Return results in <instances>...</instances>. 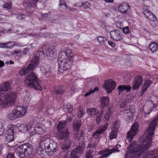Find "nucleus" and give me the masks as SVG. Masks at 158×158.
I'll list each match as a JSON object with an SVG mask.
<instances>
[{"label":"nucleus","mask_w":158,"mask_h":158,"mask_svg":"<svg viewBox=\"0 0 158 158\" xmlns=\"http://www.w3.org/2000/svg\"><path fill=\"white\" fill-rule=\"evenodd\" d=\"M152 82L151 80H146L144 81L143 85L142 88V92L143 94L145 91L150 85L152 84Z\"/></svg>","instance_id":"nucleus-25"},{"label":"nucleus","mask_w":158,"mask_h":158,"mask_svg":"<svg viewBox=\"0 0 158 158\" xmlns=\"http://www.w3.org/2000/svg\"><path fill=\"white\" fill-rule=\"evenodd\" d=\"M131 88L129 85H119L118 88V94L120 95L121 92L124 90H126L127 92L129 91Z\"/></svg>","instance_id":"nucleus-23"},{"label":"nucleus","mask_w":158,"mask_h":158,"mask_svg":"<svg viewBox=\"0 0 158 158\" xmlns=\"http://www.w3.org/2000/svg\"><path fill=\"white\" fill-rule=\"evenodd\" d=\"M138 126L137 123H134L130 131L127 134V139L129 142H130L133 139L138 131Z\"/></svg>","instance_id":"nucleus-8"},{"label":"nucleus","mask_w":158,"mask_h":158,"mask_svg":"<svg viewBox=\"0 0 158 158\" xmlns=\"http://www.w3.org/2000/svg\"><path fill=\"white\" fill-rule=\"evenodd\" d=\"M106 129L105 126H102L97 129L96 131L93 133V136L95 139L100 137L101 134Z\"/></svg>","instance_id":"nucleus-19"},{"label":"nucleus","mask_w":158,"mask_h":158,"mask_svg":"<svg viewBox=\"0 0 158 158\" xmlns=\"http://www.w3.org/2000/svg\"><path fill=\"white\" fill-rule=\"evenodd\" d=\"M23 99L24 103L26 104L28 103L31 100V97L30 95L28 94H26Z\"/></svg>","instance_id":"nucleus-40"},{"label":"nucleus","mask_w":158,"mask_h":158,"mask_svg":"<svg viewBox=\"0 0 158 158\" xmlns=\"http://www.w3.org/2000/svg\"><path fill=\"white\" fill-rule=\"evenodd\" d=\"M47 128L48 127H45L44 125L42 124L41 126H37L34 129L33 128L34 131H32L31 134L33 135L36 133L39 134H43L46 131Z\"/></svg>","instance_id":"nucleus-14"},{"label":"nucleus","mask_w":158,"mask_h":158,"mask_svg":"<svg viewBox=\"0 0 158 158\" xmlns=\"http://www.w3.org/2000/svg\"><path fill=\"white\" fill-rule=\"evenodd\" d=\"M119 127V123L118 121H116L113 125V128L112 129H116L118 130V128Z\"/></svg>","instance_id":"nucleus-52"},{"label":"nucleus","mask_w":158,"mask_h":158,"mask_svg":"<svg viewBox=\"0 0 158 158\" xmlns=\"http://www.w3.org/2000/svg\"><path fill=\"white\" fill-rule=\"evenodd\" d=\"M71 141L70 140H67L65 141L63 144L62 145V148L64 150H68L70 147Z\"/></svg>","instance_id":"nucleus-34"},{"label":"nucleus","mask_w":158,"mask_h":158,"mask_svg":"<svg viewBox=\"0 0 158 158\" xmlns=\"http://www.w3.org/2000/svg\"><path fill=\"white\" fill-rule=\"evenodd\" d=\"M129 7V5L126 3H123L121 4L118 7V10L123 14H126L127 10Z\"/></svg>","instance_id":"nucleus-21"},{"label":"nucleus","mask_w":158,"mask_h":158,"mask_svg":"<svg viewBox=\"0 0 158 158\" xmlns=\"http://www.w3.org/2000/svg\"><path fill=\"white\" fill-rule=\"evenodd\" d=\"M118 130L116 129H112V131L109 134V138L110 139H112L116 138L117 136Z\"/></svg>","instance_id":"nucleus-36"},{"label":"nucleus","mask_w":158,"mask_h":158,"mask_svg":"<svg viewBox=\"0 0 158 158\" xmlns=\"http://www.w3.org/2000/svg\"><path fill=\"white\" fill-rule=\"evenodd\" d=\"M149 48L152 52H154L158 50V44L154 42L152 43L149 45Z\"/></svg>","instance_id":"nucleus-29"},{"label":"nucleus","mask_w":158,"mask_h":158,"mask_svg":"<svg viewBox=\"0 0 158 158\" xmlns=\"http://www.w3.org/2000/svg\"><path fill=\"white\" fill-rule=\"evenodd\" d=\"M135 110L134 108L130 107L128 109L124 111V113L127 114V121L129 120H131L133 116Z\"/></svg>","instance_id":"nucleus-20"},{"label":"nucleus","mask_w":158,"mask_h":158,"mask_svg":"<svg viewBox=\"0 0 158 158\" xmlns=\"http://www.w3.org/2000/svg\"><path fill=\"white\" fill-rule=\"evenodd\" d=\"M81 124L77 120H75L73 122V130L75 131H78Z\"/></svg>","instance_id":"nucleus-35"},{"label":"nucleus","mask_w":158,"mask_h":158,"mask_svg":"<svg viewBox=\"0 0 158 158\" xmlns=\"http://www.w3.org/2000/svg\"><path fill=\"white\" fill-rule=\"evenodd\" d=\"M85 114V113L82 109H79L77 114V116L79 118H81L83 117V115Z\"/></svg>","instance_id":"nucleus-44"},{"label":"nucleus","mask_w":158,"mask_h":158,"mask_svg":"<svg viewBox=\"0 0 158 158\" xmlns=\"http://www.w3.org/2000/svg\"><path fill=\"white\" fill-rule=\"evenodd\" d=\"M24 82L28 86L35 89L40 90L42 89L40 81L36 74L33 72H31L26 76Z\"/></svg>","instance_id":"nucleus-5"},{"label":"nucleus","mask_w":158,"mask_h":158,"mask_svg":"<svg viewBox=\"0 0 158 158\" xmlns=\"http://www.w3.org/2000/svg\"><path fill=\"white\" fill-rule=\"evenodd\" d=\"M40 14L41 15L42 18V19H44L46 18L49 15V13H45L44 14H42V13H40Z\"/></svg>","instance_id":"nucleus-57"},{"label":"nucleus","mask_w":158,"mask_h":158,"mask_svg":"<svg viewBox=\"0 0 158 158\" xmlns=\"http://www.w3.org/2000/svg\"><path fill=\"white\" fill-rule=\"evenodd\" d=\"M75 89V86L74 85H72L71 87L70 88V89L72 91H74Z\"/></svg>","instance_id":"nucleus-64"},{"label":"nucleus","mask_w":158,"mask_h":158,"mask_svg":"<svg viewBox=\"0 0 158 158\" xmlns=\"http://www.w3.org/2000/svg\"><path fill=\"white\" fill-rule=\"evenodd\" d=\"M73 61V56L71 50L66 49L59 53L58 64L60 68L62 70H65L69 69Z\"/></svg>","instance_id":"nucleus-1"},{"label":"nucleus","mask_w":158,"mask_h":158,"mask_svg":"<svg viewBox=\"0 0 158 158\" xmlns=\"http://www.w3.org/2000/svg\"><path fill=\"white\" fill-rule=\"evenodd\" d=\"M67 116L68 117L69 121H70L72 120V118L73 117L74 115L72 113V112L69 111V112L67 113Z\"/></svg>","instance_id":"nucleus-47"},{"label":"nucleus","mask_w":158,"mask_h":158,"mask_svg":"<svg viewBox=\"0 0 158 158\" xmlns=\"http://www.w3.org/2000/svg\"><path fill=\"white\" fill-rule=\"evenodd\" d=\"M156 107V105L155 104H153V107H152H152L149 110L150 112H148V114H149L153 110H154V108H155Z\"/></svg>","instance_id":"nucleus-63"},{"label":"nucleus","mask_w":158,"mask_h":158,"mask_svg":"<svg viewBox=\"0 0 158 158\" xmlns=\"http://www.w3.org/2000/svg\"><path fill=\"white\" fill-rule=\"evenodd\" d=\"M6 158H15L12 153H9L7 155Z\"/></svg>","instance_id":"nucleus-58"},{"label":"nucleus","mask_w":158,"mask_h":158,"mask_svg":"<svg viewBox=\"0 0 158 158\" xmlns=\"http://www.w3.org/2000/svg\"><path fill=\"white\" fill-rule=\"evenodd\" d=\"M143 80V78L141 76H136L133 83V85L132 87L133 89L134 90L138 89L141 85Z\"/></svg>","instance_id":"nucleus-16"},{"label":"nucleus","mask_w":158,"mask_h":158,"mask_svg":"<svg viewBox=\"0 0 158 158\" xmlns=\"http://www.w3.org/2000/svg\"><path fill=\"white\" fill-rule=\"evenodd\" d=\"M58 132L59 133V138L60 139H66L69 136V133L67 129H65L64 130H61L60 131H58Z\"/></svg>","instance_id":"nucleus-24"},{"label":"nucleus","mask_w":158,"mask_h":158,"mask_svg":"<svg viewBox=\"0 0 158 158\" xmlns=\"http://www.w3.org/2000/svg\"><path fill=\"white\" fill-rule=\"evenodd\" d=\"M118 146L120 147V145H118L116 147H114L110 149H106L101 151L98 152L99 154L102 155L100 157L101 158H107L112 153L119 152V150L118 149Z\"/></svg>","instance_id":"nucleus-9"},{"label":"nucleus","mask_w":158,"mask_h":158,"mask_svg":"<svg viewBox=\"0 0 158 158\" xmlns=\"http://www.w3.org/2000/svg\"><path fill=\"white\" fill-rule=\"evenodd\" d=\"M11 3L9 2L8 3H7L5 4H4L3 5V8H6L7 9H10L11 7Z\"/></svg>","instance_id":"nucleus-49"},{"label":"nucleus","mask_w":158,"mask_h":158,"mask_svg":"<svg viewBox=\"0 0 158 158\" xmlns=\"http://www.w3.org/2000/svg\"><path fill=\"white\" fill-rule=\"evenodd\" d=\"M59 9L62 12L64 11L67 9V7L66 4H62V3L59 4Z\"/></svg>","instance_id":"nucleus-42"},{"label":"nucleus","mask_w":158,"mask_h":158,"mask_svg":"<svg viewBox=\"0 0 158 158\" xmlns=\"http://www.w3.org/2000/svg\"><path fill=\"white\" fill-rule=\"evenodd\" d=\"M14 110L19 118L25 115L27 111V109L23 106H18Z\"/></svg>","instance_id":"nucleus-15"},{"label":"nucleus","mask_w":158,"mask_h":158,"mask_svg":"<svg viewBox=\"0 0 158 158\" xmlns=\"http://www.w3.org/2000/svg\"><path fill=\"white\" fill-rule=\"evenodd\" d=\"M96 146V145L95 143H93L91 144H89L88 147L90 148H94Z\"/></svg>","instance_id":"nucleus-59"},{"label":"nucleus","mask_w":158,"mask_h":158,"mask_svg":"<svg viewBox=\"0 0 158 158\" xmlns=\"http://www.w3.org/2000/svg\"><path fill=\"white\" fill-rule=\"evenodd\" d=\"M88 112L89 115L93 117L98 114L99 110L96 108H89L88 109Z\"/></svg>","instance_id":"nucleus-33"},{"label":"nucleus","mask_w":158,"mask_h":158,"mask_svg":"<svg viewBox=\"0 0 158 158\" xmlns=\"http://www.w3.org/2000/svg\"><path fill=\"white\" fill-rule=\"evenodd\" d=\"M143 158H158V148L148 151L143 155Z\"/></svg>","instance_id":"nucleus-13"},{"label":"nucleus","mask_w":158,"mask_h":158,"mask_svg":"<svg viewBox=\"0 0 158 158\" xmlns=\"http://www.w3.org/2000/svg\"><path fill=\"white\" fill-rule=\"evenodd\" d=\"M17 97V94L16 92L0 93V105H11L15 102Z\"/></svg>","instance_id":"nucleus-4"},{"label":"nucleus","mask_w":158,"mask_h":158,"mask_svg":"<svg viewBox=\"0 0 158 158\" xmlns=\"http://www.w3.org/2000/svg\"><path fill=\"white\" fill-rule=\"evenodd\" d=\"M93 150L91 149H89L88 151H87L86 153V156H92V154L93 153Z\"/></svg>","instance_id":"nucleus-55"},{"label":"nucleus","mask_w":158,"mask_h":158,"mask_svg":"<svg viewBox=\"0 0 158 158\" xmlns=\"http://www.w3.org/2000/svg\"><path fill=\"white\" fill-rule=\"evenodd\" d=\"M85 144L84 142H81L80 143L79 145L76 147L75 148L76 150H77L81 153L83 150L85 148Z\"/></svg>","instance_id":"nucleus-38"},{"label":"nucleus","mask_w":158,"mask_h":158,"mask_svg":"<svg viewBox=\"0 0 158 158\" xmlns=\"http://www.w3.org/2000/svg\"><path fill=\"white\" fill-rule=\"evenodd\" d=\"M8 118L10 120H12L19 118L15 110H13L11 113L8 115Z\"/></svg>","instance_id":"nucleus-32"},{"label":"nucleus","mask_w":158,"mask_h":158,"mask_svg":"<svg viewBox=\"0 0 158 158\" xmlns=\"http://www.w3.org/2000/svg\"><path fill=\"white\" fill-rule=\"evenodd\" d=\"M5 43H0V48H6Z\"/></svg>","instance_id":"nucleus-62"},{"label":"nucleus","mask_w":158,"mask_h":158,"mask_svg":"<svg viewBox=\"0 0 158 158\" xmlns=\"http://www.w3.org/2000/svg\"><path fill=\"white\" fill-rule=\"evenodd\" d=\"M56 52V49L53 46H50L48 49L46 53L48 56H52Z\"/></svg>","instance_id":"nucleus-26"},{"label":"nucleus","mask_w":158,"mask_h":158,"mask_svg":"<svg viewBox=\"0 0 158 158\" xmlns=\"http://www.w3.org/2000/svg\"><path fill=\"white\" fill-rule=\"evenodd\" d=\"M110 36L112 39L116 41L121 40L123 37L121 32L118 30H115L110 31Z\"/></svg>","instance_id":"nucleus-12"},{"label":"nucleus","mask_w":158,"mask_h":158,"mask_svg":"<svg viewBox=\"0 0 158 158\" xmlns=\"http://www.w3.org/2000/svg\"><path fill=\"white\" fill-rule=\"evenodd\" d=\"M83 2L82 0L80 1L79 2H77L75 4V6H76L81 7L83 6Z\"/></svg>","instance_id":"nucleus-53"},{"label":"nucleus","mask_w":158,"mask_h":158,"mask_svg":"<svg viewBox=\"0 0 158 158\" xmlns=\"http://www.w3.org/2000/svg\"><path fill=\"white\" fill-rule=\"evenodd\" d=\"M84 135V134L82 131L75 132L73 135V138L76 140H79Z\"/></svg>","instance_id":"nucleus-27"},{"label":"nucleus","mask_w":158,"mask_h":158,"mask_svg":"<svg viewBox=\"0 0 158 158\" xmlns=\"http://www.w3.org/2000/svg\"><path fill=\"white\" fill-rule=\"evenodd\" d=\"M64 91V89L61 86H55L54 87V92L56 94H62Z\"/></svg>","instance_id":"nucleus-30"},{"label":"nucleus","mask_w":158,"mask_h":158,"mask_svg":"<svg viewBox=\"0 0 158 158\" xmlns=\"http://www.w3.org/2000/svg\"><path fill=\"white\" fill-rule=\"evenodd\" d=\"M81 153L77 150L75 149L73 150L71 152L70 158H78Z\"/></svg>","instance_id":"nucleus-28"},{"label":"nucleus","mask_w":158,"mask_h":158,"mask_svg":"<svg viewBox=\"0 0 158 158\" xmlns=\"http://www.w3.org/2000/svg\"><path fill=\"white\" fill-rule=\"evenodd\" d=\"M15 16L17 19L21 20L24 19L26 17L24 15L21 14H16L15 15Z\"/></svg>","instance_id":"nucleus-46"},{"label":"nucleus","mask_w":158,"mask_h":158,"mask_svg":"<svg viewBox=\"0 0 158 158\" xmlns=\"http://www.w3.org/2000/svg\"><path fill=\"white\" fill-rule=\"evenodd\" d=\"M3 121L0 120V136H1L3 133L4 131V128H3Z\"/></svg>","instance_id":"nucleus-43"},{"label":"nucleus","mask_w":158,"mask_h":158,"mask_svg":"<svg viewBox=\"0 0 158 158\" xmlns=\"http://www.w3.org/2000/svg\"><path fill=\"white\" fill-rule=\"evenodd\" d=\"M66 124V121H61L60 122L58 125L57 126V129L58 131H60L63 130H65V129H66L65 128Z\"/></svg>","instance_id":"nucleus-31"},{"label":"nucleus","mask_w":158,"mask_h":158,"mask_svg":"<svg viewBox=\"0 0 158 158\" xmlns=\"http://www.w3.org/2000/svg\"><path fill=\"white\" fill-rule=\"evenodd\" d=\"M108 43L113 47H114L115 46V44L111 41H108Z\"/></svg>","instance_id":"nucleus-60"},{"label":"nucleus","mask_w":158,"mask_h":158,"mask_svg":"<svg viewBox=\"0 0 158 158\" xmlns=\"http://www.w3.org/2000/svg\"><path fill=\"white\" fill-rule=\"evenodd\" d=\"M105 84L103 85V87L106 89L107 93H111L115 88L116 85L115 82L112 80H109L105 81Z\"/></svg>","instance_id":"nucleus-10"},{"label":"nucleus","mask_w":158,"mask_h":158,"mask_svg":"<svg viewBox=\"0 0 158 158\" xmlns=\"http://www.w3.org/2000/svg\"><path fill=\"white\" fill-rule=\"evenodd\" d=\"M35 55L34 58L31 60V63L27 68H24L19 72V73L21 75H24L28 73V71L34 70L38 65L40 62V58L44 55L43 51H38L35 53Z\"/></svg>","instance_id":"nucleus-3"},{"label":"nucleus","mask_w":158,"mask_h":158,"mask_svg":"<svg viewBox=\"0 0 158 158\" xmlns=\"http://www.w3.org/2000/svg\"><path fill=\"white\" fill-rule=\"evenodd\" d=\"M83 6L84 8L85 9H87L89 8L91 6V4L90 2H85L83 3Z\"/></svg>","instance_id":"nucleus-48"},{"label":"nucleus","mask_w":158,"mask_h":158,"mask_svg":"<svg viewBox=\"0 0 158 158\" xmlns=\"http://www.w3.org/2000/svg\"><path fill=\"white\" fill-rule=\"evenodd\" d=\"M17 126L19 130L23 132H25L29 130L31 128V126L28 124L27 126L24 124H22L19 125V124H17Z\"/></svg>","instance_id":"nucleus-22"},{"label":"nucleus","mask_w":158,"mask_h":158,"mask_svg":"<svg viewBox=\"0 0 158 158\" xmlns=\"http://www.w3.org/2000/svg\"><path fill=\"white\" fill-rule=\"evenodd\" d=\"M109 102V100L108 97H103L101 100V106L104 107Z\"/></svg>","instance_id":"nucleus-37"},{"label":"nucleus","mask_w":158,"mask_h":158,"mask_svg":"<svg viewBox=\"0 0 158 158\" xmlns=\"http://www.w3.org/2000/svg\"><path fill=\"white\" fill-rule=\"evenodd\" d=\"M123 32L126 34H128L130 32L129 27H126L123 29Z\"/></svg>","instance_id":"nucleus-54"},{"label":"nucleus","mask_w":158,"mask_h":158,"mask_svg":"<svg viewBox=\"0 0 158 158\" xmlns=\"http://www.w3.org/2000/svg\"><path fill=\"white\" fill-rule=\"evenodd\" d=\"M40 145L42 148L45 149V151L50 156L53 155L58 150L57 143L45 135L41 137Z\"/></svg>","instance_id":"nucleus-2"},{"label":"nucleus","mask_w":158,"mask_h":158,"mask_svg":"<svg viewBox=\"0 0 158 158\" xmlns=\"http://www.w3.org/2000/svg\"><path fill=\"white\" fill-rule=\"evenodd\" d=\"M97 40L99 43L102 45L104 44L106 41V38L103 36L98 37Z\"/></svg>","instance_id":"nucleus-41"},{"label":"nucleus","mask_w":158,"mask_h":158,"mask_svg":"<svg viewBox=\"0 0 158 158\" xmlns=\"http://www.w3.org/2000/svg\"><path fill=\"white\" fill-rule=\"evenodd\" d=\"M33 151V148L30 143H27L21 144L17 148L15 151L14 153L20 158H24L25 155H31Z\"/></svg>","instance_id":"nucleus-6"},{"label":"nucleus","mask_w":158,"mask_h":158,"mask_svg":"<svg viewBox=\"0 0 158 158\" xmlns=\"http://www.w3.org/2000/svg\"><path fill=\"white\" fill-rule=\"evenodd\" d=\"M103 112V111H101V114L99 115H98V116L96 118V121L97 123L98 124L99 123L101 120V118H102V113Z\"/></svg>","instance_id":"nucleus-50"},{"label":"nucleus","mask_w":158,"mask_h":158,"mask_svg":"<svg viewBox=\"0 0 158 158\" xmlns=\"http://www.w3.org/2000/svg\"><path fill=\"white\" fill-rule=\"evenodd\" d=\"M10 83L8 81H6L2 84L0 85V91H9L11 90V87Z\"/></svg>","instance_id":"nucleus-18"},{"label":"nucleus","mask_w":158,"mask_h":158,"mask_svg":"<svg viewBox=\"0 0 158 158\" xmlns=\"http://www.w3.org/2000/svg\"><path fill=\"white\" fill-rule=\"evenodd\" d=\"M143 14L150 20L154 22L157 20L156 16L148 10H144L143 11Z\"/></svg>","instance_id":"nucleus-17"},{"label":"nucleus","mask_w":158,"mask_h":158,"mask_svg":"<svg viewBox=\"0 0 158 158\" xmlns=\"http://www.w3.org/2000/svg\"><path fill=\"white\" fill-rule=\"evenodd\" d=\"M16 128V126L14 125L10 124L8 126L5 134V138L7 142L9 143L14 140V131Z\"/></svg>","instance_id":"nucleus-7"},{"label":"nucleus","mask_w":158,"mask_h":158,"mask_svg":"<svg viewBox=\"0 0 158 158\" xmlns=\"http://www.w3.org/2000/svg\"><path fill=\"white\" fill-rule=\"evenodd\" d=\"M111 112V109L110 108L108 109V112L106 113L104 116V118L106 120H107L109 119Z\"/></svg>","instance_id":"nucleus-45"},{"label":"nucleus","mask_w":158,"mask_h":158,"mask_svg":"<svg viewBox=\"0 0 158 158\" xmlns=\"http://www.w3.org/2000/svg\"><path fill=\"white\" fill-rule=\"evenodd\" d=\"M6 48L10 49L16 45L14 41H10L5 42Z\"/></svg>","instance_id":"nucleus-39"},{"label":"nucleus","mask_w":158,"mask_h":158,"mask_svg":"<svg viewBox=\"0 0 158 158\" xmlns=\"http://www.w3.org/2000/svg\"><path fill=\"white\" fill-rule=\"evenodd\" d=\"M66 106L69 111L72 112L73 111L72 106L70 103H68Z\"/></svg>","instance_id":"nucleus-56"},{"label":"nucleus","mask_w":158,"mask_h":158,"mask_svg":"<svg viewBox=\"0 0 158 158\" xmlns=\"http://www.w3.org/2000/svg\"><path fill=\"white\" fill-rule=\"evenodd\" d=\"M39 111H41L43 110L44 108V105L41 104L40 106L39 107Z\"/></svg>","instance_id":"nucleus-61"},{"label":"nucleus","mask_w":158,"mask_h":158,"mask_svg":"<svg viewBox=\"0 0 158 158\" xmlns=\"http://www.w3.org/2000/svg\"><path fill=\"white\" fill-rule=\"evenodd\" d=\"M38 0H26L23 2V6L26 8H30L31 12H33L36 6V3Z\"/></svg>","instance_id":"nucleus-11"},{"label":"nucleus","mask_w":158,"mask_h":158,"mask_svg":"<svg viewBox=\"0 0 158 158\" xmlns=\"http://www.w3.org/2000/svg\"><path fill=\"white\" fill-rule=\"evenodd\" d=\"M98 89L97 88H94V90H91L90 91H89V92H87L85 94V96L86 97L89 96V95L90 94H92L95 91H96V90H98Z\"/></svg>","instance_id":"nucleus-51"}]
</instances>
